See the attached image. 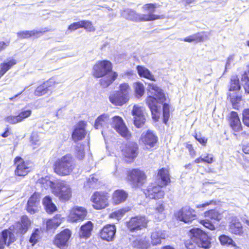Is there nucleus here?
I'll return each instance as SVG.
<instances>
[{
  "label": "nucleus",
  "mask_w": 249,
  "mask_h": 249,
  "mask_svg": "<svg viewBox=\"0 0 249 249\" xmlns=\"http://www.w3.org/2000/svg\"><path fill=\"white\" fill-rule=\"evenodd\" d=\"M148 90L150 95L146 99V104L150 109L152 118L158 121L161 114V105L165 100V94L153 83L148 84Z\"/></svg>",
  "instance_id": "1"
},
{
  "label": "nucleus",
  "mask_w": 249,
  "mask_h": 249,
  "mask_svg": "<svg viewBox=\"0 0 249 249\" xmlns=\"http://www.w3.org/2000/svg\"><path fill=\"white\" fill-rule=\"evenodd\" d=\"M157 7L156 4L148 3L142 7L144 13L140 14L131 9H125L121 11V15L124 18L133 21H148L160 18V16L154 14Z\"/></svg>",
  "instance_id": "2"
},
{
  "label": "nucleus",
  "mask_w": 249,
  "mask_h": 249,
  "mask_svg": "<svg viewBox=\"0 0 249 249\" xmlns=\"http://www.w3.org/2000/svg\"><path fill=\"white\" fill-rule=\"evenodd\" d=\"M112 65L107 60L97 62L93 67V75L96 77H103L100 81L103 88L109 86L116 78L118 74L111 71Z\"/></svg>",
  "instance_id": "3"
},
{
  "label": "nucleus",
  "mask_w": 249,
  "mask_h": 249,
  "mask_svg": "<svg viewBox=\"0 0 249 249\" xmlns=\"http://www.w3.org/2000/svg\"><path fill=\"white\" fill-rule=\"evenodd\" d=\"M190 232V239L185 243L187 249H195L196 246L205 249L210 248V238L201 230L199 228L192 229Z\"/></svg>",
  "instance_id": "4"
},
{
  "label": "nucleus",
  "mask_w": 249,
  "mask_h": 249,
  "mask_svg": "<svg viewBox=\"0 0 249 249\" xmlns=\"http://www.w3.org/2000/svg\"><path fill=\"white\" fill-rule=\"evenodd\" d=\"M55 173L60 176H67L72 171L73 164L71 155L67 154L58 159L54 165Z\"/></svg>",
  "instance_id": "5"
},
{
  "label": "nucleus",
  "mask_w": 249,
  "mask_h": 249,
  "mask_svg": "<svg viewBox=\"0 0 249 249\" xmlns=\"http://www.w3.org/2000/svg\"><path fill=\"white\" fill-rule=\"evenodd\" d=\"M146 175L142 170L134 169L128 172L127 180L133 188L141 187L146 180Z\"/></svg>",
  "instance_id": "6"
},
{
  "label": "nucleus",
  "mask_w": 249,
  "mask_h": 249,
  "mask_svg": "<svg viewBox=\"0 0 249 249\" xmlns=\"http://www.w3.org/2000/svg\"><path fill=\"white\" fill-rule=\"evenodd\" d=\"M53 193L62 201L68 200L71 196V190L69 185L63 181L57 183L53 189Z\"/></svg>",
  "instance_id": "7"
},
{
  "label": "nucleus",
  "mask_w": 249,
  "mask_h": 249,
  "mask_svg": "<svg viewBox=\"0 0 249 249\" xmlns=\"http://www.w3.org/2000/svg\"><path fill=\"white\" fill-rule=\"evenodd\" d=\"M148 220L145 216H137L131 218L126 223V226L130 231L137 232L146 229Z\"/></svg>",
  "instance_id": "8"
},
{
  "label": "nucleus",
  "mask_w": 249,
  "mask_h": 249,
  "mask_svg": "<svg viewBox=\"0 0 249 249\" xmlns=\"http://www.w3.org/2000/svg\"><path fill=\"white\" fill-rule=\"evenodd\" d=\"M175 215L180 221L188 224L196 218L195 210L188 206L182 208L175 213Z\"/></svg>",
  "instance_id": "9"
},
{
  "label": "nucleus",
  "mask_w": 249,
  "mask_h": 249,
  "mask_svg": "<svg viewBox=\"0 0 249 249\" xmlns=\"http://www.w3.org/2000/svg\"><path fill=\"white\" fill-rule=\"evenodd\" d=\"M134 125L138 128L142 127L146 121V113L143 107L134 105L131 111Z\"/></svg>",
  "instance_id": "10"
},
{
  "label": "nucleus",
  "mask_w": 249,
  "mask_h": 249,
  "mask_svg": "<svg viewBox=\"0 0 249 249\" xmlns=\"http://www.w3.org/2000/svg\"><path fill=\"white\" fill-rule=\"evenodd\" d=\"M109 197L104 193L96 192L91 196L90 200L93 203V207L96 210L105 208L108 205Z\"/></svg>",
  "instance_id": "11"
},
{
  "label": "nucleus",
  "mask_w": 249,
  "mask_h": 249,
  "mask_svg": "<svg viewBox=\"0 0 249 249\" xmlns=\"http://www.w3.org/2000/svg\"><path fill=\"white\" fill-rule=\"evenodd\" d=\"M111 126L122 137L126 139L130 138L131 136L130 133L121 117L118 116L113 117L112 118Z\"/></svg>",
  "instance_id": "12"
},
{
  "label": "nucleus",
  "mask_w": 249,
  "mask_h": 249,
  "mask_svg": "<svg viewBox=\"0 0 249 249\" xmlns=\"http://www.w3.org/2000/svg\"><path fill=\"white\" fill-rule=\"evenodd\" d=\"M87 215L86 209L81 207H73L70 211L68 219L71 222L83 221Z\"/></svg>",
  "instance_id": "13"
},
{
  "label": "nucleus",
  "mask_w": 249,
  "mask_h": 249,
  "mask_svg": "<svg viewBox=\"0 0 249 249\" xmlns=\"http://www.w3.org/2000/svg\"><path fill=\"white\" fill-rule=\"evenodd\" d=\"M146 197L151 199H160L164 196V192L162 190L161 185L151 184L144 192Z\"/></svg>",
  "instance_id": "14"
},
{
  "label": "nucleus",
  "mask_w": 249,
  "mask_h": 249,
  "mask_svg": "<svg viewBox=\"0 0 249 249\" xmlns=\"http://www.w3.org/2000/svg\"><path fill=\"white\" fill-rule=\"evenodd\" d=\"M141 141L147 149H149L154 146L158 141V138L152 131L148 130L142 134Z\"/></svg>",
  "instance_id": "15"
},
{
  "label": "nucleus",
  "mask_w": 249,
  "mask_h": 249,
  "mask_svg": "<svg viewBox=\"0 0 249 249\" xmlns=\"http://www.w3.org/2000/svg\"><path fill=\"white\" fill-rule=\"evenodd\" d=\"M40 194L38 193H35L29 198L26 210L28 212L34 214L39 211L40 208Z\"/></svg>",
  "instance_id": "16"
},
{
  "label": "nucleus",
  "mask_w": 249,
  "mask_h": 249,
  "mask_svg": "<svg viewBox=\"0 0 249 249\" xmlns=\"http://www.w3.org/2000/svg\"><path fill=\"white\" fill-rule=\"evenodd\" d=\"M71 236V231L68 229H65L58 234L54 240V244L61 248L66 246Z\"/></svg>",
  "instance_id": "17"
},
{
  "label": "nucleus",
  "mask_w": 249,
  "mask_h": 249,
  "mask_svg": "<svg viewBox=\"0 0 249 249\" xmlns=\"http://www.w3.org/2000/svg\"><path fill=\"white\" fill-rule=\"evenodd\" d=\"M15 163L17 165V168L15 170V174L18 176H25L29 172V164L25 162L19 157L15 159Z\"/></svg>",
  "instance_id": "18"
},
{
  "label": "nucleus",
  "mask_w": 249,
  "mask_h": 249,
  "mask_svg": "<svg viewBox=\"0 0 249 249\" xmlns=\"http://www.w3.org/2000/svg\"><path fill=\"white\" fill-rule=\"evenodd\" d=\"M138 145L135 142H128L122 150L123 155L129 159H133L138 155Z\"/></svg>",
  "instance_id": "19"
},
{
  "label": "nucleus",
  "mask_w": 249,
  "mask_h": 249,
  "mask_svg": "<svg viewBox=\"0 0 249 249\" xmlns=\"http://www.w3.org/2000/svg\"><path fill=\"white\" fill-rule=\"evenodd\" d=\"M54 85V82L53 79L44 82L38 86L35 91L34 94L37 96H42L47 93L51 89V88Z\"/></svg>",
  "instance_id": "20"
},
{
  "label": "nucleus",
  "mask_w": 249,
  "mask_h": 249,
  "mask_svg": "<svg viewBox=\"0 0 249 249\" xmlns=\"http://www.w3.org/2000/svg\"><path fill=\"white\" fill-rule=\"evenodd\" d=\"M116 228L114 225H107L105 226L100 232L101 237L105 240H111L115 234Z\"/></svg>",
  "instance_id": "21"
},
{
  "label": "nucleus",
  "mask_w": 249,
  "mask_h": 249,
  "mask_svg": "<svg viewBox=\"0 0 249 249\" xmlns=\"http://www.w3.org/2000/svg\"><path fill=\"white\" fill-rule=\"evenodd\" d=\"M86 123L84 122H80L74 129L72 134V138L75 142L81 140L85 137L86 131L85 127Z\"/></svg>",
  "instance_id": "22"
},
{
  "label": "nucleus",
  "mask_w": 249,
  "mask_h": 249,
  "mask_svg": "<svg viewBox=\"0 0 249 249\" xmlns=\"http://www.w3.org/2000/svg\"><path fill=\"white\" fill-rule=\"evenodd\" d=\"M230 232L236 235H241L243 233V226L239 220L236 217L233 218L229 226Z\"/></svg>",
  "instance_id": "23"
},
{
  "label": "nucleus",
  "mask_w": 249,
  "mask_h": 249,
  "mask_svg": "<svg viewBox=\"0 0 249 249\" xmlns=\"http://www.w3.org/2000/svg\"><path fill=\"white\" fill-rule=\"evenodd\" d=\"M129 97H126L118 91L109 96L110 102L116 106H122L129 100Z\"/></svg>",
  "instance_id": "24"
},
{
  "label": "nucleus",
  "mask_w": 249,
  "mask_h": 249,
  "mask_svg": "<svg viewBox=\"0 0 249 249\" xmlns=\"http://www.w3.org/2000/svg\"><path fill=\"white\" fill-rule=\"evenodd\" d=\"M109 122V117L107 114L100 115L95 120L94 127L96 129H101L107 127Z\"/></svg>",
  "instance_id": "25"
},
{
  "label": "nucleus",
  "mask_w": 249,
  "mask_h": 249,
  "mask_svg": "<svg viewBox=\"0 0 249 249\" xmlns=\"http://www.w3.org/2000/svg\"><path fill=\"white\" fill-rule=\"evenodd\" d=\"M128 196V194L123 190L115 191L112 196L113 202L115 204H119L124 201Z\"/></svg>",
  "instance_id": "26"
},
{
  "label": "nucleus",
  "mask_w": 249,
  "mask_h": 249,
  "mask_svg": "<svg viewBox=\"0 0 249 249\" xmlns=\"http://www.w3.org/2000/svg\"><path fill=\"white\" fill-rule=\"evenodd\" d=\"M230 125L235 132H239L242 129L241 124L237 113L232 112L230 118Z\"/></svg>",
  "instance_id": "27"
},
{
  "label": "nucleus",
  "mask_w": 249,
  "mask_h": 249,
  "mask_svg": "<svg viewBox=\"0 0 249 249\" xmlns=\"http://www.w3.org/2000/svg\"><path fill=\"white\" fill-rule=\"evenodd\" d=\"M42 203L47 213H52L57 211L56 206L53 202L50 196H46L43 199Z\"/></svg>",
  "instance_id": "28"
},
{
  "label": "nucleus",
  "mask_w": 249,
  "mask_h": 249,
  "mask_svg": "<svg viewBox=\"0 0 249 249\" xmlns=\"http://www.w3.org/2000/svg\"><path fill=\"white\" fill-rule=\"evenodd\" d=\"M1 235V239L2 240L1 241V242L3 243L4 245H6L8 246L10 244L13 243L16 240L14 233L11 231L8 230L3 231L2 232Z\"/></svg>",
  "instance_id": "29"
},
{
  "label": "nucleus",
  "mask_w": 249,
  "mask_h": 249,
  "mask_svg": "<svg viewBox=\"0 0 249 249\" xmlns=\"http://www.w3.org/2000/svg\"><path fill=\"white\" fill-rule=\"evenodd\" d=\"M93 229V225L90 221H88L85 224L82 225L80 228L79 236L80 237L89 238Z\"/></svg>",
  "instance_id": "30"
},
{
  "label": "nucleus",
  "mask_w": 249,
  "mask_h": 249,
  "mask_svg": "<svg viewBox=\"0 0 249 249\" xmlns=\"http://www.w3.org/2000/svg\"><path fill=\"white\" fill-rule=\"evenodd\" d=\"M165 238V233L164 231L161 230H156L151 234V242L154 245H156L161 243L162 239Z\"/></svg>",
  "instance_id": "31"
},
{
  "label": "nucleus",
  "mask_w": 249,
  "mask_h": 249,
  "mask_svg": "<svg viewBox=\"0 0 249 249\" xmlns=\"http://www.w3.org/2000/svg\"><path fill=\"white\" fill-rule=\"evenodd\" d=\"M31 222L26 216H23L21 218V223L17 224V228L18 229V232L21 234L24 233L30 226Z\"/></svg>",
  "instance_id": "32"
},
{
  "label": "nucleus",
  "mask_w": 249,
  "mask_h": 249,
  "mask_svg": "<svg viewBox=\"0 0 249 249\" xmlns=\"http://www.w3.org/2000/svg\"><path fill=\"white\" fill-rule=\"evenodd\" d=\"M158 177L160 178L161 184L163 185H166L170 182L169 171L165 168H162L159 171Z\"/></svg>",
  "instance_id": "33"
},
{
  "label": "nucleus",
  "mask_w": 249,
  "mask_h": 249,
  "mask_svg": "<svg viewBox=\"0 0 249 249\" xmlns=\"http://www.w3.org/2000/svg\"><path fill=\"white\" fill-rule=\"evenodd\" d=\"M204 216L205 218L213 221V222L220 221L222 217L221 213L214 210H211L205 212Z\"/></svg>",
  "instance_id": "34"
},
{
  "label": "nucleus",
  "mask_w": 249,
  "mask_h": 249,
  "mask_svg": "<svg viewBox=\"0 0 249 249\" xmlns=\"http://www.w3.org/2000/svg\"><path fill=\"white\" fill-rule=\"evenodd\" d=\"M133 246L139 249H146L148 243L145 237H139L133 242Z\"/></svg>",
  "instance_id": "35"
},
{
  "label": "nucleus",
  "mask_w": 249,
  "mask_h": 249,
  "mask_svg": "<svg viewBox=\"0 0 249 249\" xmlns=\"http://www.w3.org/2000/svg\"><path fill=\"white\" fill-rule=\"evenodd\" d=\"M138 72L140 76L143 77L149 80L154 81V76L152 74L150 71L146 68L138 66L137 67Z\"/></svg>",
  "instance_id": "36"
},
{
  "label": "nucleus",
  "mask_w": 249,
  "mask_h": 249,
  "mask_svg": "<svg viewBox=\"0 0 249 249\" xmlns=\"http://www.w3.org/2000/svg\"><path fill=\"white\" fill-rule=\"evenodd\" d=\"M42 34L41 31L36 30L23 31L18 33V36L20 38H27L31 36H38Z\"/></svg>",
  "instance_id": "37"
},
{
  "label": "nucleus",
  "mask_w": 249,
  "mask_h": 249,
  "mask_svg": "<svg viewBox=\"0 0 249 249\" xmlns=\"http://www.w3.org/2000/svg\"><path fill=\"white\" fill-rule=\"evenodd\" d=\"M16 64V60L12 59L0 65V77L2 76L13 66Z\"/></svg>",
  "instance_id": "38"
},
{
  "label": "nucleus",
  "mask_w": 249,
  "mask_h": 249,
  "mask_svg": "<svg viewBox=\"0 0 249 249\" xmlns=\"http://www.w3.org/2000/svg\"><path fill=\"white\" fill-rule=\"evenodd\" d=\"M228 98H229L233 107L237 108L238 105L241 101V96L237 94L236 93H228Z\"/></svg>",
  "instance_id": "39"
},
{
  "label": "nucleus",
  "mask_w": 249,
  "mask_h": 249,
  "mask_svg": "<svg viewBox=\"0 0 249 249\" xmlns=\"http://www.w3.org/2000/svg\"><path fill=\"white\" fill-rule=\"evenodd\" d=\"M219 239L221 244L223 245L231 246V247L236 246L235 243L233 240L227 235H222L219 236Z\"/></svg>",
  "instance_id": "40"
},
{
  "label": "nucleus",
  "mask_w": 249,
  "mask_h": 249,
  "mask_svg": "<svg viewBox=\"0 0 249 249\" xmlns=\"http://www.w3.org/2000/svg\"><path fill=\"white\" fill-rule=\"evenodd\" d=\"M62 222L60 215H56L47 223V226L49 228H56L59 226Z\"/></svg>",
  "instance_id": "41"
},
{
  "label": "nucleus",
  "mask_w": 249,
  "mask_h": 249,
  "mask_svg": "<svg viewBox=\"0 0 249 249\" xmlns=\"http://www.w3.org/2000/svg\"><path fill=\"white\" fill-rule=\"evenodd\" d=\"M240 89L239 79L236 75H233L231 79V84L230 86V91H234L239 90Z\"/></svg>",
  "instance_id": "42"
},
{
  "label": "nucleus",
  "mask_w": 249,
  "mask_h": 249,
  "mask_svg": "<svg viewBox=\"0 0 249 249\" xmlns=\"http://www.w3.org/2000/svg\"><path fill=\"white\" fill-rule=\"evenodd\" d=\"M134 88L136 97L137 98H139L144 94V87L142 83L140 82L135 83Z\"/></svg>",
  "instance_id": "43"
},
{
  "label": "nucleus",
  "mask_w": 249,
  "mask_h": 249,
  "mask_svg": "<svg viewBox=\"0 0 249 249\" xmlns=\"http://www.w3.org/2000/svg\"><path fill=\"white\" fill-rule=\"evenodd\" d=\"M130 90V88L128 84L126 83H124L120 85L119 90L117 91L124 95V96L129 97V93Z\"/></svg>",
  "instance_id": "44"
},
{
  "label": "nucleus",
  "mask_w": 249,
  "mask_h": 249,
  "mask_svg": "<svg viewBox=\"0 0 249 249\" xmlns=\"http://www.w3.org/2000/svg\"><path fill=\"white\" fill-rule=\"evenodd\" d=\"M127 211H128V210L125 209H122L115 211L110 214V217L119 220L124 215Z\"/></svg>",
  "instance_id": "45"
},
{
  "label": "nucleus",
  "mask_w": 249,
  "mask_h": 249,
  "mask_svg": "<svg viewBox=\"0 0 249 249\" xmlns=\"http://www.w3.org/2000/svg\"><path fill=\"white\" fill-rule=\"evenodd\" d=\"M31 113L32 110L31 109H22L21 111L18 115L20 122L29 117Z\"/></svg>",
  "instance_id": "46"
},
{
  "label": "nucleus",
  "mask_w": 249,
  "mask_h": 249,
  "mask_svg": "<svg viewBox=\"0 0 249 249\" xmlns=\"http://www.w3.org/2000/svg\"><path fill=\"white\" fill-rule=\"evenodd\" d=\"M77 158L79 160H82L85 156L84 147L82 144H78L76 149Z\"/></svg>",
  "instance_id": "47"
},
{
  "label": "nucleus",
  "mask_w": 249,
  "mask_h": 249,
  "mask_svg": "<svg viewBox=\"0 0 249 249\" xmlns=\"http://www.w3.org/2000/svg\"><path fill=\"white\" fill-rule=\"evenodd\" d=\"M81 23L82 28H84L87 31L89 32H93L95 30V29L92 25L91 21L89 20H82Z\"/></svg>",
  "instance_id": "48"
},
{
  "label": "nucleus",
  "mask_w": 249,
  "mask_h": 249,
  "mask_svg": "<svg viewBox=\"0 0 249 249\" xmlns=\"http://www.w3.org/2000/svg\"><path fill=\"white\" fill-rule=\"evenodd\" d=\"M162 112L163 116V121L164 123H166L169 117V106L166 104H163Z\"/></svg>",
  "instance_id": "49"
},
{
  "label": "nucleus",
  "mask_w": 249,
  "mask_h": 249,
  "mask_svg": "<svg viewBox=\"0 0 249 249\" xmlns=\"http://www.w3.org/2000/svg\"><path fill=\"white\" fill-rule=\"evenodd\" d=\"M202 36H200L199 34H196L185 38L183 40L185 42H189L193 41H200L202 40Z\"/></svg>",
  "instance_id": "50"
},
{
  "label": "nucleus",
  "mask_w": 249,
  "mask_h": 249,
  "mask_svg": "<svg viewBox=\"0 0 249 249\" xmlns=\"http://www.w3.org/2000/svg\"><path fill=\"white\" fill-rule=\"evenodd\" d=\"M40 183L42 184L44 188L45 189H47L48 187H50L53 190V189L55 187L54 186V183L53 181L49 180L47 178H42L40 180Z\"/></svg>",
  "instance_id": "51"
},
{
  "label": "nucleus",
  "mask_w": 249,
  "mask_h": 249,
  "mask_svg": "<svg viewBox=\"0 0 249 249\" xmlns=\"http://www.w3.org/2000/svg\"><path fill=\"white\" fill-rule=\"evenodd\" d=\"M209 220V219L206 218L205 220H201L200 223L206 228L211 230H214L215 229V227L212 222H210Z\"/></svg>",
  "instance_id": "52"
},
{
  "label": "nucleus",
  "mask_w": 249,
  "mask_h": 249,
  "mask_svg": "<svg viewBox=\"0 0 249 249\" xmlns=\"http://www.w3.org/2000/svg\"><path fill=\"white\" fill-rule=\"evenodd\" d=\"M5 120L6 122L11 124H16L17 123H19V120L18 119V116H12L10 115L7 116L5 118Z\"/></svg>",
  "instance_id": "53"
},
{
  "label": "nucleus",
  "mask_w": 249,
  "mask_h": 249,
  "mask_svg": "<svg viewBox=\"0 0 249 249\" xmlns=\"http://www.w3.org/2000/svg\"><path fill=\"white\" fill-rule=\"evenodd\" d=\"M243 122L245 125L249 127V109H245L243 111Z\"/></svg>",
  "instance_id": "54"
},
{
  "label": "nucleus",
  "mask_w": 249,
  "mask_h": 249,
  "mask_svg": "<svg viewBox=\"0 0 249 249\" xmlns=\"http://www.w3.org/2000/svg\"><path fill=\"white\" fill-rule=\"evenodd\" d=\"M164 206L163 202H158L155 207V211L156 213H161L164 210Z\"/></svg>",
  "instance_id": "55"
},
{
  "label": "nucleus",
  "mask_w": 249,
  "mask_h": 249,
  "mask_svg": "<svg viewBox=\"0 0 249 249\" xmlns=\"http://www.w3.org/2000/svg\"><path fill=\"white\" fill-rule=\"evenodd\" d=\"M82 23L81 21L74 22L71 24L69 27L68 30H71V31H74L78 28H82Z\"/></svg>",
  "instance_id": "56"
},
{
  "label": "nucleus",
  "mask_w": 249,
  "mask_h": 249,
  "mask_svg": "<svg viewBox=\"0 0 249 249\" xmlns=\"http://www.w3.org/2000/svg\"><path fill=\"white\" fill-rule=\"evenodd\" d=\"M39 141L40 140L37 134L33 133L31 137V142L35 145H39L40 144Z\"/></svg>",
  "instance_id": "57"
},
{
  "label": "nucleus",
  "mask_w": 249,
  "mask_h": 249,
  "mask_svg": "<svg viewBox=\"0 0 249 249\" xmlns=\"http://www.w3.org/2000/svg\"><path fill=\"white\" fill-rule=\"evenodd\" d=\"M38 230H37L36 231H35V232H34L31 237H30V242L31 243H33V245H34V244H35L36 243V242L37 241L38 238V234L37 233V232H38Z\"/></svg>",
  "instance_id": "58"
},
{
  "label": "nucleus",
  "mask_w": 249,
  "mask_h": 249,
  "mask_svg": "<svg viewBox=\"0 0 249 249\" xmlns=\"http://www.w3.org/2000/svg\"><path fill=\"white\" fill-rule=\"evenodd\" d=\"M202 158H203V161L208 163H211L213 161V158L211 155L208 154L206 156H202Z\"/></svg>",
  "instance_id": "59"
},
{
  "label": "nucleus",
  "mask_w": 249,
  "mask_h": 249,
  "mask_svg": "<svg viewBox=\"0 0 249 249\" xmlns=\"http://www.w3.org/2000/svg\"><path fill=\"white\" fill-rule=\"evenodd\" d=\"M195 138L197 141L203 145H205L207 142V139L204 137H201L200 135H196Z\"/></svg>",
  "instance_id": "60"
},
{
  "label": "nucleus",
  "mask_w": 249,
  "mask_h": 249,
  "mask_svg": "<svg viewBox=\"0 0 249 249\" xmlns=\"http://www.w3.org/2000/svg\"><path fill=\"white\" fill-rule=\"evenodd\" d=\"M241 81L242 82V84L249 82V78L248 76V74L247 72H245L242 76Z\"/></svg>",
  "instance_id": "61"
},
{
  "label": "nucleus",
  "mask_w": 249,
  "mask_h": 249,
  "mask_svg": "<svg viewBox=\"0 0 249 249\" xmlns=\"http://www.w3.org/2000/svg\"><path fill=\"white\" fill-rule=\"evenodd\" d=\"M233 60V56L231 55L230 56L227 60L226 64L225 65V70L228 69L230 67V64Z\"/></svg>",
  "instance_id": "62"
},
{
  "label": "nucleus",
  "mask_w": 249,
  "mask_h": 249,
  "mask_svg": "<svg viewBox=\"0 0 249 249\" xmlns=\"http://www.w3.org/2000/svg\"><path fill=\"white\" fill-rule=\"evenodd\" d=\"M8 45V43H6L3 41H0V52L5 49Z\"/></svg>",
  "instance_id": "63"
},
{
  "label": "nucleus",
  "mask_w": 249,
  "mask_h": 249,
  "mask_svg": "<svg viewBox=\"0 0 249 249\" xmlns=\"http://www.w3.org/2000/svg\"><path fill=\"white\" fill-rule=\"evenodd\" d=\"M245 92L249 93V82L243 84Z\"/></svg>",
  "instance_id": "64"
}]
</instances>
